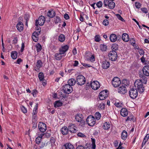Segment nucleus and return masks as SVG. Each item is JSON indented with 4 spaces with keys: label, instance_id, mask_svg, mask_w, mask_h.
<instances>
[{
    "label": "nucleus",
    "instance_id": "1",
    "mask_svg": "<svg viewBox=\"0 0 149 149\" xmlns=\"http://www.w3.org/2000/svg\"><path fill=\"white\" fill-rule=\"evenodd\" d=\"M143 82L136 81L135 82L134 85V86L137 90L140 93H143L144 91V87L143 86Z\"/></svg>",
    "mask_w": 149,
    "mask_h": 149
},
{
    "label": "nucleus",
    "instance_id": "2",
    "mask_svg": "<svg viewBox=\"0 0 149 149\" xmlns=\"http://www.w3.org/2000/svg\"><path fill=\"white\" fill-rule=\"evenodd\" d=\"M124 84H121V86L118 88V92L121 94H124L127 92V89L126 86H127V84H126L127 81L124 80L123 81Z\"/></svg>",
    "mask_w": 149,
    "mask_h": 149
},
{
    "label": "nucleus",
    "instance_id": "3",
    "mask_svg": "<svg viewBox=\"0 0 149 149\" xmlns=\"http://www.w3.org/2000/svg\"><path fill=\"white\" fill-rule=\"evenodd\" d=\"M86 82L85 77L82 75H79L77 77L76 83L78 85H82L84 84Z\"/></svg>",
    "mask_w": 149,
    "mask_h": 149
},
{
    "label": "nucleus",
    "instance_id": "4",
    "mask_svg": "<svg viewBox=\"0 0 149 149\" xmlns=\"http://www.w3.org/2000/svg\"><path fill=\"white\" fill-rule=\"evenodd\" d=\"M86 122L89 125L93 126L95 123V119L93 116H90L87 118Z\"/></svg>",
    "mask_w": 149,
    "mask_h": 149
},
{
    "label": "nucleus",
    "instance_id": "5",
    "mask_svg": "<svg viewBox=\"0 0 149 149\" xmlns=\"http://www.w3.org/2000/svg\"><path fill=\"white\" fill-rule=\"evenodd\" d=\"M45 18L43 16H40L38 19L36 20V25L37 26L38 25L40 26L43 25L45 22Z\"/></svg>",
    "mask_w": 149,
    "mask_h": 149
},
{
    "label": "nucleus",
    "instance_id": "6",
    "mask_svg": "<svg viewBox=\"0 0 149 149\" xmlns=\"http://www.w3.org/2000/svg\"><path fill=\"white\" fill-rule=\"evenodd\" d=\"M129 94L130 97L132 99L135 98L138 95V91L136 89H131L129 92Z\"/></svg>",
    "mask_w": 149,
    "mask_h": 149
},
{
    "label": "nucleus",
    "instance_id": "7",
    "mask_svg": "<svg viewBox=\"0 0 149 149\" xmlns=\"http://www.w3.org/2000/svg\"><path fill=\"white\" fill-rule=\"evenodd\" d=\"M110 1L109 0H104V5L105 6H108L110 9H113L115 6V3L112 1Z\"/></svg>",
    "mask_w": 149,
    "mask_h": 149
},
{
    "label": "nucleus",
    "instance_id": "8",
    "mask_svg": "<svg viewBox=\"0 0 149 149\" xmlns=\"http://www.w3.org/2000/svg\"><path fill=\"white\" fill-rule=\"evenodd\" d=\"M108 56L109 59L112 61H115L117 57V53L114 50L110 51Z\"/></svg>",
    "mask_w": 149,
    "mask_h": 149
},
{
    "label": "nucleus",
    "instance_id": "9",
    "mask_svg": "<svg viewBox=\"0 0 149 149\" xmlns=\"http://www.w3.org/2000/svg\"><path fill=\"white\" fill-rule=\"evenodd\" d=\"M121 81L119 78L115 77L112 79V84L113 86L115 87H117L121 84Z\"/></svg>",
    "mask_w": 149,
    "mask_h": 149
},
{
    "label": "nucleus",
    "instance_id": "10",
    "mask_svg": "<svg viewBox=\"0 0 149 149\" xmlns=\"http://www.w3.org/2000/svg\"><path fill=\"white\" fill-rule=\"evenodd\" d=\"M108 95V93L107 90H103L100 93L99 96V98L101 100H104L107 97Z\"/></svg>",
    "mask_w": 149,
    "mask_h": 149
},
{
    "label": "nucleus",
    "instance_id": "11",
    "mask_svg": "<svg viewBox=\"0 0 149 149\" xmlns=\"http://www.w3.org/2000/svg\"><path fill=\"white\" fill-rule=\"evenodd\" d=\"M63 90L65 93L69 94L72 91V87L70 85L67 84L64 86Z\"/></svg>",
    "mask_w": 149,
    "mask_h": 149
},
{
    "label": "nucleus",
    "instance_id": "12",
    "mask_svg": "<svg viewBox=\"0 0 149 149\" xmlns=\"http://www.w3.org/2000/svg\"><path fill=\"white\" fill-rule=\"evenodd\" d=\"M91 85L92 89L94 90H97L100 87V83L97 81H94L91 82Z\"/></svg>",
    "mask_w": 149,
    "mask_h": 149
},
{
    "label": "nucleus",
    "instance_id": "13",
    "mask_svg": "<svg viewBox=\"0 0 149 149\" xmlns=\"http://www.w3.org/2000/svg\"><path fill=\"white\" fill-rule=\"evenodd\" d=\"M38 127L40 130L42 132H44L47 129L46 124L43 122H40L38 125Z\"/></svg>",
    "mask_w": 149,
    "mask_h": 149
},
{
    "label": "nucleus",
    "instance_id": "14",
    "mask_svg": "<svg viewBox=\"0 0 149 149\" xmlns=\"http://www.w3.org/2000/svg\"><path fill=\"white\" fill-rule=\"evenodd\" d=\"M69 47L67 45L61 46L59 49V52L65 55V53L68 50Z\"/></svg>",
    "mask_w": 149,
    "mask_h": 149
},
{
    "label": "nucleus",
    "instance_id": "15",
    "mask_svg": "<svg viewBox=\"0 0 149 149\" xmlns=\"http://www.w3.org/2000/svg\"><path fill=\"white\" fill-rule=\"evenodd\" d=\"M68 130L71 133H74L77 131V127L73 124H70L68 126Z\"/></svg>",
    "mask_w": 149,
    "mask_h": 149
},
{
    "label": "nucleus",
    "instance_id": "16",
    "mask_svg": "<svg viewBox=\"0 0 149 149\" xmlns=\"http://www.w3.org/2000/svg\"><path fill=\"white\" fill-rule=\"evenodd\" d=\"M38 77L40 81L42 82V83L43 86L46 84V81L44 79V75L42 72H40L38 74Z\"/></svg>",
    "mask_w": 149,
    "mask_h": 149
},
{
    "label": "nucleus",
    "instance_id": "17",
    "mask_svg": "<svg viewBox=\"0 0 149 149\" xmlns=\"http://www.w3.org/2000/svg\"><path fill=\"white\" fill-rule=\"evenodd\" d=\"M143 71L145 75L147 76H149V66H145L143 69Z\"/></svg>",
    "mask_w": 149,
    "mask_h": 149
},
{
    "label": "nucleus",
    "instance_id": "18",
    "mask_svg": "<svg viewBox=\"0 0 149 149\" xmlns=\"http://www.w3.org/2000/svg\"><path fill=\"white\" fill-rule=\"evenodd\" d=\"M64 56H65V55H64L63 54L60 52L56 53L54 55L55 58L57 60H59L61 59Z\"/></svg>",
    "mask_w": 149,
    "mask_h": 149
},
{
    "label": "nucleus",
    "instance_id": "19",
    "mask_svg": "<svg viewBox=\"0 0 149 149\" xmlns=\"http://www.w3.org/2000/svg\"><path fill=\"white\" fill-rule=\"evenodd\" d=\"M110 65L109 62L105 60L102 62V67L103 69H107L109 67Z\"/></svg>",
    "mask_w": 149,
    "mask_h": 149
},
{
    "label": "nucleus",
    "instance_id": "20",
    "mask_svg": "<svg viewBox=\"0 0 149 149\" xmlns=\"http://www.w3.org/2000/svg\"><path fill=\"white\" fill-rule=\"evenodd\" d=\"M16 27L19 31H22L24 29V25L23 23L22 22H19L17 24Z\"/></svg>",
    "mask_w": 149,
    "mask_h": 149
},
{
    "label": "nucleus",
    "instance_id": "21",
    "mask_svg": "<svg viewBox=\"0 0 149 149\" xmlns=\"http://www.w3.org/2000/svg\"><path fill=\"white\" fill-rule=\"evenodd\" d=\"M128 113L127 110L125 108H122L120 111V114L123 117L126 116Z\"/></svg>",
    "mask_w": 149,
    "mask_h": 149
},
{
    "label": "nucleus",
    "instance_id": "22",
    "mask_svg": "<svg viewBox=\"0 0 149 149\" xmlns=\"http://www.w3.org/2000/svg\"><path fill=\"white\" fill-rule=\"evenodd\" d=\"M42 63L40 60H38L36 64V67L35 70L37 71L42 66Z\"/></svg>",
    "mask_w": 149,
    "mask_h": 149
},
{
    "label": "nucleus",
    "instance_id": "23",
    "mask_svg": "<svg viewBox=\"0 0 149 149\" xmlns=\"http://www.w3.org/2000/svg\"><path fill=\"white\" fill-rule=\"evenodd\" d=\"M118 38V36H117L114 34H111L110 36V40L112 42H115Z\"/></svg>",
    "mask_w": 149,
    "mask_h": 149
},
{
    "label": "nucleus",
    "instance_id": "24",
    "mask_svg": "<svg viewBox=\"0 0 149 149\" xmlns=\"http://www.w3.org/2000/svg\"><path fill=\"white\" fill-rule=\"evenodd\" d=\"M144 74L141 73L139 74V77L140 78V80H139L140 81L143 82V83L144 84L146 83V77L144 75Z\"/></svg>",
    "mask_w": 149,
    "mask_h": 149
},
{
    "label": "nucleus",
    "instance_id": "25",
    "mask_svg": "<svg viewBox=\"0 0 149 149\" xmlns=\"http://www.w3.org/2000/svg\"><path fill=\"white\" fill-rule=\"evenodd\" d=\"M122 39L124 41L128 42L129 40V36L126 33H124L122 35Z\"/></svg>",
    "mask_w": 149,
    "mask_h": 149
},
{
    "label": "nucleus",
    "instance_id": "26",
    "mask_svg": "<svg viewBox=\"0 0 149 149\" xmlns=\"http://www.w3.org/2000/svg\"><path fill=\"white\" fill-rule=\"evenodd\" d=\"M65 149H74V146L71 143H67L64 145Z\"/></svg>",
    "mask_w": 149,
    "mask_h": 149
},
{
    "label": "nucleus",
    "instance_id": "27",
    "mask_svg": "<svg viewBox=\"0 0 149 149\" xmlns=\"http://www.w3.org/2000/svg\"><path fill=\"white\" fill-rule=\"evenodd\" d=\"M44 134L43 133H42L39 135L36 139V142L37 144H39L40 142L42 137L44 136Z\"/></svg>",
    "mask_w": 149,
    "mask_h": 149
},
{
    "label": "nucleus",
    "instance_id": "28",
    "mask_svg": "<svg viewBox=\"0 0 149 149\" xmlns=\"http://www.w3.org/2000/svg\"><path fill=\"white\" fill-rule=\"evenodd\" d=\"M127 115L128 116L127 117L125 120V121H131V120L134 121V116L131 113L129 112Z\"/></svg>",
    "mask_w": 149,
    "mask_h": 149
},
{
    "label": "nucleus",
    "instance_id": "29",
    "mask_svg": "<svg viewBox=\"0 0 149 149\" xmlns=\"http://www.w3.org/2000/svg\"><path fill=\"white\" fill-rule=\"evenodd\" d=\"M68 129L66 127H63L61 130L62 133L63 135L67 134L68 132Z\"/></svg>",
    "mask_w": 149,
    "mask_h": 149
},
{
    "label": "nucleus",
    "instance_id": "30",
    "mask_svg": "<svg viewBox=\"0 0 149 149\" xmlns=\"http://www.w3.org/2000/svg\"><path fill=\"white\" fill-rule=\"evenodd\" d=\"M55 11L53 10H49L47 13V15L49 17L52 18L55 16Z\"/></svg>",
    "mask_w": 149,
    "mask_h": 149
},
{
    "label": "nucleus",
    "instance_id": "31",
    "mask_svg": "<svg viewBox=\"0 0 149 149\" xmlns=\"http://www.w3.org/2000/svg\"><path fill=\"white\" fill-rule=\"evenodd\" d=\"M110 124L109 122H105L103 123L102 127L105 130H108L110 127Z\"/></svg>",
    "mask_w": 149,
    "mask_h": 149
},
{
    "label": "nucleus",
    "instance_id": "32",
    "mask_svg": "<svg viewBox=\"0 0 149 149\" xmlns=\"http://www.w3.org/2000/svg\"><path fill=\"white\" fill-rule=\"evenodd\" d=\"M76 83V80H75L74 79L71 78L68 80V84L71 86H72L74 85Z\"/></svg>",
    "mask_w": 149,
    "mask_h": 149
},
{
    "label": "nucleus",
    "instance_id": "33",
    "mask_svg": "<svg viewBox=\"0 0 149 149\" xmlns=\"http://www.w3.org/2000/svg\"><path fill=\"white\" fill-rule=\"evenodd\" d=\"M127 136V133L125 130L123 131L122 133L121 138L123 140H125Z\"/></svg>",
    "mask_w": 149,
    "mask_h": 149
},
{
    "label": "nucleus",
    "instance_id": "34",
    "mask_svg": "<svg viewBox=\"0 0 149 149\" xmlns=\"http://www.w3.org/2000/svg\"><path fill=\"white\" fill-rule=\"evenodd\" d=\"M11 56L13 59H16L17 57V52L15 51L12 52L11 54Z\"/></svg>",
    "mask_w": 149,
    "mask_h": 149
},
{
    "label": "nucleus",
    "instance_id": "35",
    "mask_svg": "<svg viewBox=\"0 0 149 149\" xmlns=\"http://www.w3.org/2000/svg\"><path fill=\"white\" fill-rule=\"evenodd\" d=\"M65 39V37L63 34H61L59 36L58 40L61 42H63L64 41Z\"/></svg>",
    "mask_w": 149,
    "mask_h": 149
},
{
    "label": "nucleus",
    "instance_id": "36",
    "mask_svg": "<svg viewBox=\"0 0 149 149\" xmlns=\"http://www.w3.org/2000/svg\"><path fill=\"white\" fill-rule=\"evenodd\" d=\"M62 105V103L59 101H56L54 103V107H55L61 106Z\"/></svg>",
    "mask_w": 149,
    "mask_h": 149
},
{
    "label": "nucleus",
    "instance_id": "37",
    "mask_svg": "<svg viewBox=\"0 0 149 149\" xmlns=\"http://www.w3.org/2000/svg\"><path fill=\"white\" fill-rule=\"evenodd\" d=\"M38 104H36V105L35 106V107L33 109V112L32 114H37L38 113Z\"/></svg>",
    "mask_w": 149,
    "mask_h": 149
},
{
    "label": "nucleus",
    "instance_id": "38",
    "mask_svg": "<svg viewBox=\"0 0 149 149\" xmlns=\"http://www.w3.org/2000/svg\"><path fill=\"white\" fill-rule=\"evenodd\" d=\"M100 50L102 51H106L107 49V46L104 44H101L100 46Z\"/></svg>",
    "mask_w": 149,
    "mask_h": 149
},
{
    "label": "nucleus",
    "instance_id": "39",
    "mask_svg": "<svg viewBox=\"0 0 149 149\" xmlns=\"http://www.w3.org/2000/svg\"><path fill=\"white\" fill-rule=\"evenodd\" d=\"M81 115L77 114L75 116V119L78 122H81L82 120V118L81 117Z\"/></svg>",
    "mask_w": 149,
    "mask_h": 149
},
{
    "label": "nucleus",
    "instance_id": "40",
    "mask_svg": "<svg viewBox=\"0 0 149 149\" xmlns=\"http://www.w3.org/2000/svg\"><path fill=\"white\" fill-rule=\"evenodd\" d=\"M114 104L116 107H122V104L119 101H116L115 102Z\"/></svg>",
    "mask_w": 149,
    "mask_h": 149
},
{
    "label": "nucleus",
    "instance_id": "41",
    "mask_svg": "<svg viewBox=\"0 0 149 149\" xmlns=\"http://www.w3.org/2000/svg\"><path fill=\"white\" fill-rule=\"evenodd\" d=\"M54 22L55 24H57L61 22V19L59 17L56 16L54 18Z\"/></svg>",
    "mask_w": 149,
    "mask_h": 149
},
{
    "label": "nucleus",
    "instance_id": "42",
    "mask_svg": "<svg viewBox=\"0 0 149 149\" xmlns=\"http://www.w3.org/2000/svg\"><path fill=\"white\" fill-rule=\"evenodd\" d=\"M36 50L38 52L40 51L42 49L41 45L39 43H38L36 46Z\"/></svg>",
    "mask_w": 149,
    "mask_h": 149
},
{
    "label": "nucleus",
    "instance_id": "43",
    "mask_svg": "<svg viewBox=\"0 0 149 149\" xmlns=\"http://www.w3.org/2000/svg\"><path fill=\"white\" fill-rule=\"evenodd\" d=\"M92 141V149H95L96 147L95 144V140L94 139L91 138Z\"/></svg>",
    "mask_w": 149,
    "mask_h": 149
},
{
    "label": "nucleus",
    "instance_id": "44",
    "mask_svg": "<svg viewBox=\"0 0 149 149\" xmlns=\"http://www.w3.org/2000/svg\"><path fill=\"white\" fill-rule=\"evenodd\" d=\"M95 116L96 119L98 120L101 118V115L99 112H96L95 114Z\"/></svg>",
    "mask_w": 149,
    "mask_h": 149
},
{
    "label": "nucleus",
    "instance_id": "45",
    "mask_svg": "<svg viewBox=\"0 0 149 149\" xmlns=\"http://www.w3.org/2000/svg\"><path fill=\"white\" fill-rule=\"evenodd\" d=\"M104 107V104L103 103H101L98 106V108L99 109H103Z\"/></svg>",
    "mask_w": 149,
    "mask_h": 149
},
{
    "label": "nucleus",
    "instance_id": "46",
    "mask_svg": "<svg viewBox=\"0 0 149 149\" xmlns=\"http://www.w3.org/2000/svg\"><path fill=\"white\" fill-rule=\"evenodd\" d=\"M50 141L51 143V145L52 146H54L55 145V139L53 137H52L51 138Z\"/></svg>",
    "mask_w": 149,
    "mask_h": 149
},
{
    "label": "nucleus",
    "instance_id": "47",
    "mask_svg": "<svg viewBox=\"0 0 149 149\" xmlns=\"http://www.w3.org/2000/svg\"><path fill=\"white\" fill-rule=\"evenodd\" d=\"M89 60L91 62H93L95 61V56L93 55H92L89 57Z\"/></svg>",
    "mask_w": 149,
    "mask_h": 149
},
{
    "label": "nucleus",
    "instance_id": "48",
    "mask_svg": "<svg viewBox=\"0 0 149 149\" xmlns=\"http://www.w3.org/2000/svg\"><path fill=\"white\" fill-rule=\"evenodd\" d=\"M37 114H32V119L33 121L35 122L37 120Z\"/></svg>",
    "mask_w": 149,
    "mask_h": 149
},
{
    "label": "nucleus",
    "instance_id": "49",
    "mask_svg": "<svg viewBox=\"0 0 149 149\" xmlns=\"http://www.w3.org/2000/svg\"><path fill=\"white\" fill-rule=\"evenodd\" d=\"M21 110L22 112L24 113H26L27 112V111L26 109L23 106L21 107Z\"/></svg>",
    "mask_w": 149,
    "mask_h": 149
},
{
    "label": "nucleus",
    "instance_id": "50",
    "mask_svg": "<svg viewBox=\"0 0 149 149\" xmlns=\"http://www.w3.org/2000/svg\"><path fill=\"white\" fill-rule=\"evenodd\" d=\"M116 15L119 19L123 22L124 21V19L121 17V16L120 15L118 14H117Z\"/></svg>",
    "mask_w": 149,
    "mask_h": 149
},
{
    "label": "nucleus",
    "instance_id": "51",
    "mask_svg": "<svg viewBox=\"0 0 149 149\" xmlns=\"http://www.w3.org/2000/svg\"><path fill=\"white\" fill-rule=\"evenodd\" d=\"M38 93L37 91L36 90L34 89L33 90L32 93V94L33 95V97H35L36 96V95Z\"/></svg>",
    "mask_w": 149,
    "mask_h": 149
},
{
    "label": "nucleus",
    "instance_id": "52",
    "mask_svg": "<svg viewBox=\"0 0 149 149\" xmlns=\"http://www.w3.org/2000/svg\"><path fill=\"white\" fill-rule=\"evenodd\" d=\"M102 5V1H99L96 3V5L97 7L98 8H100L101 7Z\"/></svg>",
    "mask_w": 149,
    "mask_h": 149
},
{
    "label": "nucleus",
    "instance_id": "53",
    "mask_svg": "<svg viewBox=\"0 0 149 149\" xmlns=\"http://www.w3.org/2000/svg\"><path fill=\"white\" fill-rule=\"evenodd\" d=\"M135 5L136 7L137 8H139L141 6V4L137 2H136L135 3Z\"/></svg>",
    "mask_w": 149,
    "mask_h": 149
},
{
    "label": "nucleus",
    "instance_id": "54",
    "mask_svg": "<svg viewBox=\"0 0 149 149\" xmlns=\"http://www.w3.org/2000/svg\"><path fill=\"white\" fill-rule=\"evenodd\" d=\"M109 24V21L107 19H104L103 22V24L105 26L108 25Z\"/></svg>",
    "mask_w": 149,
    "mask_h": 149
},
{
    "label": "nucleus",
    "instance_id": "55",
    "mask_svg": "<svg viewBox=\"0 0 149 149\" xmlns=\"http://www.w3.org/2000/svg\"><path fill=\"white\" fill-rule=\"evenodd\" d=\"M32 38L33 40L35 42H37L38 39V37H37L34 36H32Z\"/></svg>",
    "mask_w": 149,
    "mask_h": 149
},
{
    "label": "nucleus",
    "instance_id": "56",
    "mask_svg": "<svg viewBox=\"0 0 149 149\" xmlns=\"http://www.w3.org/2000/svg\"><path fill=\"white\" fill-rule=\"evenodd\" d=\"M141 10L143 13H146L148 12V11L146 8H141Z\"/></svg>",
    "mask_w": 149,
    "mask_h": 149
},
{
    "label": "nucleus",
    "instance_id": "57",
    "mask_svg": "<svg viewBox=\"0 0 149 149\" xmlns=\"http://www.w3.org/2000/svg\"><path fill=\"white\" fill-rule=\"evenodd\" d=\"M77 135L81 137H85V136L84 134L80 132L78 133Z\"/></svg>",
    "mask_w": 149,
    "mask_h": 149
},
{
    "label": "nucleus",
    "instance_id": "58",
    "mask_svg": "<svg viewBox=\"0 0 149 149\" xmlns=\"http://www.w3.org/2000/svg\"><path fill=\"white\" fill-rule=\"evenodd\" d=\"M139 52L140 55H141L144 54V52L143 50L142 49H140L139 50Z\"/></svg>",
    "mask_w": 149,
    "mask_h": 149
},
{
    "label": "nucleus",
    "instance_id": "59",
    "mask_svg": "<svg viewBox=\"0 0 149 149\" xmlns=\"http://www.w3.org/2000/svg\"><path fill=\"white\" fill-rule=\"evenodd\" d=\"M95 40L96 42H98L100 41V39L98 36H96L95 37Z\"/></svg>",
    "mask_w": 149,
    "mask_h": 149
},
{
    "label": "nucleus",
    "instance_id": "60",
    "mask_svg": "<svg viewBox=\"0 0 149 149\" xmlns=\"http://www.w3.org/2000/svg\"><path fill=\"white\" fill-rule=\"evenodd\" d=\"M43 134H44V136L47 137H49L51 135L48 132H46L45 133Z\"/></svg>",
    "mask_w": 149,
    "mask_h": 149
},
{
    "label": "nucleus",
    "instance_id": "61",
    "mask_svg": "<svg viewBox=\"0 0 149 149\" xmlns=\"http://www.w3.org/2000/svg\"><path fill=\"white\" fill-rule=\"evenodd\" d=\"M82 64L83 65V66L85 67H90L91 66V65H90L89 64H87L85 63H82Z\"/></svg>",
    "mask_w": 149,
    "mask_h": 149
},
{
    "label": "nucleus",
    "instance_id": "62",
    "mask_svg": "<svg viewBox=\"0 0 149 149\" xmlns=\"http://www.w3.org/2000/svg\"><path fill=\"white\" fill-rule=\"evenodd\" d=\"M78 61H74V63L73 64V65L74 67H76L78 65Z\"/></svg>",
    "mask_w": 149,
    "mask_h": 149
},
{
    "label": "nucleus",
    "instance_id": "63",
    "mask_svg": "<svg viewBox=\"0 0 149 149\" xmlns=\"http://www.w3.org/2000/svg\"><path fill=\"white\" fill-rule=\"evenodd\" d=\"M112 48L114 50H116L118 49V45L116 44H114L112 45Z\"/></svg>",
    "mask_w": 149,
    "mask_h": 149
},
{
    "label": "nucleus",
    "instance_id": "64",
    "mask_svg": "<svg viewBox=\"0 0 149 149\" xmlns=\"http://www.w3.org/2000/svg\"><path fill=\"white\" fill-rule=\"evenodd\" d=\"M64 17L67 20L69 19L70 17L68 14L65 13L64 15Z\"/></svg>",
    "mask_w": 149,
    "mask_h": 149
}]
</instances>
